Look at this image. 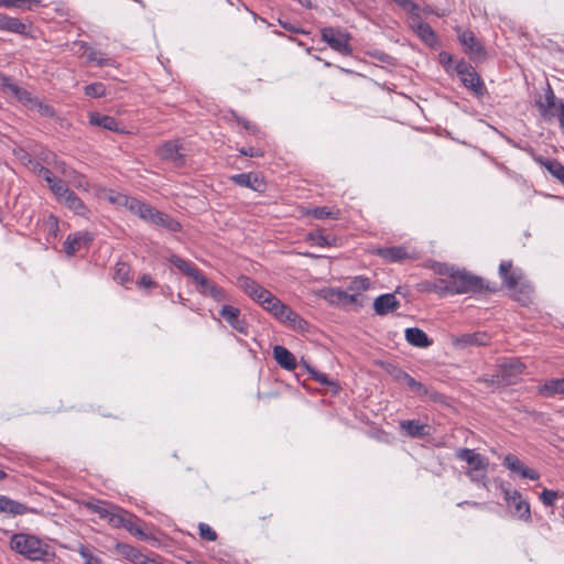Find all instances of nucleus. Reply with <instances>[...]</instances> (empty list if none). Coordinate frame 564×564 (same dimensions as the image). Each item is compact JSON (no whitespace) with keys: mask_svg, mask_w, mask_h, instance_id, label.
<instances>
[{"mask_svg":"<svg viewBox=\"0 0 564 564\" xmlns=\"http://www.w3.org/2000/svg\"><path fill=\"white\" fill-rule=\"evenodd\" d=\"M435 271L444 278L445 284L436 286L437 290H446V294H463L488 290L484 279L474 275L466 270L438 263Z\"/></svg>","mask_w":564,"mask_h":564,"instance_id":"obj_1","label":"nucleus"},{"mask_svg":"<svg viewBox=\"0 0 564 564\" xmlns=\"http://www.w3.org/2000/svg\"><path fill=\"white\" fill-rule=\"evenodd\" d=\"M11 549L31 561H45L50 557V547L34 535L14 534L10 541Z\"/></svg>","mask_w":564,"mask_h":564,"instance_id":"obj_2","label":"nucleus"},{"mask_svg":"<svg viewBox=\"0 0 564 564\" xmlns=\"http://www.w3.org/2000/svg\"><path fill=\"white\" fill-rule=\"evenodd\" d=\"M455 455L459 460L466 462L469 465L467 476L471 481H484L486 479L489 466L488 458L469 448H459Z\"/></svg>","mask_w":564,"mask_h":564,"instance_id":"obj_3","label":"nucleus"},{"mask_svg":"<svg viewBox=\"0 0 564 564\" xmlns=\"http://www.w3.org/2000/svg\"><path fill=\"white\" fill-rule=\"evenodd\" d=\"M541 116L547 121H557L560 128L564 129V104L556 102L554 93L547 86L543 97L536 102Z\"/></svg>","mask_w":564,"mask_h":564,"instance_id":"obj_4","label":"nucleus"},{"mask_svg":"<svg viewBox=\"0 0 564 564\" xmlns=\"http://www.w3.org/2000/svg\"><path fill=\"white\" fill-rule=\"evenodd\" d=\"M455 70L463 85L475 96L482 97L487 93L482 79L469 63L465 61L458 62L455 66Z\"/></svg>","mask_w":564,"mask_h":564,"instance_id":"obj_5","label":"nucleus"},{"mask_svg":"<svg viewBox=\"0 0 564 564\" xmlns=\"http://www.w3.org/2000/svg\"><path fill=\"white\" fill-rule=\"evenodd\" d=\"M322 40L326 42L334 51L348 56L352 53L350 45V35L340 29L327 26L321 31Z\"/></svg>","mask_w":564,"mask_h":564,"instance_id":"obj_6","label":"nucleus"},{"mask_svg":"<svg viewBox=\"0 0 564 564\" xmlns=\"http://www.w3.org/2000/svg\"><path fill=\"white\" fill-rule=\"evenodd\" d=\"M238 286L251 299L257 301L265 310V305H270L275 296L268 290L259 285L254 280L249 276H240L238 279Z\"/></svg>","mask_w":564,"mask_h":564,"instance_id":"obj_7","label":"nucleus"},{"mask_svg":"<svg viewBox=\"0 0 564 564\" xmlns=\"http://www.w3.org/2000/svg\"><path fill=\"white\" fill-rule=\"evenodd\" d=\"M373 252L381 257L386 262L390 263L402 262L405 260H417L420 258L419 252L409 246L377 248Z\"/></svg>","mask_w":564,"mask_h":564,"instance_id":"obj_8","label":"nucleus"},{"mask_svg":"<svg viewBox=\"0 0 564 564\" xmlns=\"http://www.w3.org/2000/svg\"><path fill=\"white\" fill-rule=\"evenodd\" d=\"M109 200L119 206H124L130 212L137 214L138 216L145 220H151L152 215L155 210L151 206L138 200L137 198L129 197L128 195L121 193L110 196Z\"/></svg>","mask_w":564,"mask_h":564,"instance_id":"obj_9","label":"nucleus"},{"mask_svg":"<svg viewBox=\"0 0 564 564\" xmlns=\"http://www.w3.org/2000/svg\"><path fill=\"white\" fill-rule=\"evenodd\" d=\"M525 366L519 359H510L498 366L497 370L500 377L501 386H510L517 382L520 375L523 373Z\"/></svg>","mask_w":564,"mask_h":564,"instance_id":"obj_10","label":"nucleus"},{"mask_svg":"<svg viewBox=\"0 0 564 564\" xmlns=\"http://www.w3.org/2000/svg\"><path fill=\"white\" fill-rule=\"evenodd\" d=\"M505 499L513 514L520 519L527 520L530 518V506L527 501L522 500L521 494L519 491L505 490Z\"/></svg>","mask_w":564,"mask_h":564,"instance_id":"obj_11","label":"nucleus"},{"mask_svg":"<svg viewBox=\"0 0 564 564\" xmlns=\"http://www.w3.org/2000/svg\"><path fill=\"white\" fill-rule=\"evenodd\" d=\"M156 154L164 161L173 163L175 166H180L184 163V149L177 143H163L158 150Z\"/></svg>","mask_w":564,"mask_h":564,"instance_id":"obj_12","label":"nucleus"},{"mask_svg":"<svg viewBox=\"0 0 564 564\" xmlns=\"http://www.w3.org/2000/svg\"><path fill=\"white\" fill-rule=\"evenodd\" d=\"M93 241V236L89 232H76L68 235L64 242V251L67 256H74L83 248H87Z\"/></svg>","mask_w":564,"mask_h":564,"instance_id":"obj_13","label":"nucleus"},{"mask_svg":"<svg viewBox=\"0 0 564 564\" xmlns=\"http://www.w3.org/2000/svg\"><path fill=\"white\" fill-rule=\"evenodd\" d=\"M503 465L512 473L518 474L522 478H529L532 480L539 479L540 475L532 468L525 466L517 456L508 454L503 459Z\"/></svg>","mask_w":564,"mask_h":564,"instance_id":"obj_14","label":"nucleus"},{"mask_svg":"<svg viewBox=\"0 0 564 564\" xmlns=\"http://www.w3.org/2000/svg\"><path fill=\"white\" fill-rule=\"evenodd\" d=\"M499 275L507 289L514 288L524 278L519 269H514L511 261H502L499 265Z\"/></svg>","mask_w":564,"mask_h":564,"instance_id":"obj_15","label":"nucleus"},{"mask_svg":"<svg viewBox=\"0 0 564 564\" xmlns=\"http://www.w3.org/2000/svg\"><path fill=\"white\" fill-rule=\"evenodd\" d=\"M508 290L510 291V296L522 305L531 303L534 291L533 286L525 278H522L514 288Z\"/></svg>","mask_w":564,"mask_h":564,"instance_id":"obj_16","label":"nucleus"},{"mask_svg":"<svg viewBox=\"0 0 564 564\" xmlns=\"http://www.w3.org/2000/svg\"><path fill=\"white\" fill-rule=\"evenodd\" d=\"M219 315L237 332L247 334V325L245 321L240 319V311L231 305H225L219 312Z\"/></svg>","mask_w":564,"mask_h":564,"instance_id":"obj_17","label":"nucleus"},{"mask_svg":"<svg viewBox=\"0 0 564 564\" xmlns=\"http://www.w3.org/2000/svg\"><path fill=\"white\" fill-rule=\"evenodd\" d=\"M489 341V335L482 332H476L474 334H464L462 336L456 337L453 340L454 345L460 348L469 346H485L488 345Z\"/></svg>","mask_w":564,"mask_h":564,"instance_id":"obj_18","label":"nucleus"},{"mask_svg":"<svg viewBox=\"0 0 564 564\" xmlns=\"http://www.w3.org/2000/svg\"><path fill=\"white\" fill-rule=\"evenodd\" d=\"M400 302L395 299L394 294L380 295L373 303V308L378 315H386L398 310Z\"/></svg>","mask_w":564,"mask_h":564,"instance_id":"obj_19","label":"nucleus"},{"mask_svg":"<svg viewBox=\"0 0 564 564\" xmlns=\"http://www.w3.org/2000/svg\"><path fill=\"white\" fill-rule=\"evenodd\" d=\"M459 41L465 47V52L470 56L478 57L484 54V48L477 41L475 34L471 31H463L459 33Z\"/></svg>","mask_w":564,"mask_h":564,"instance_id":"obj_20","label":"nucleus"},{"mask_svg":"<svg viewBox=\"0 0 564 564\" xmlns=\"http://www.w3.org/2000/svg\"><path fill=\"white\" fill-rule=\"evenodd\" d=\"M231 181L242 187H248L257 192H261L264 188L263 182L252 173H242L232 175Z\"/></svg>","mask_w":564,"mask_h":564,"instance_id":"obj_21","label":"nucleus"},{"mask_svg":"<svg viewBox=\"0 0 564 564\" xmlns=\"http://www.w3.org/2000/svg\"><path fill=\"white\" fill-rule=\"evenodd\" d=\"M273 357L286 370H294L296 368L294 355L283 346L276 345L273 347Z\"/></svg>","mask_w":564,"mask_h":564,"instance_id":"obj_22","label":"nucleus"},{"mask_svg":"<svg viewBox=\"0 0 564 564\" xmlns=\"http://www.w3.org/2000/svg\"><path fill=\"white\" fill-rule=\"evenodd\" d=\"M405 339L410 345L420 348H426L432 345V340L427 337L426 333L417 327L406 328Z\"/></svg>","mask_w":564,"mask_h":564,"instance_id":"obj_23","label":"nucleus"},{"mask_svg":"<svg viewBox=\"0 0 564 564\" xmlns=\"http://www.w3.org/2000/svg\"><path fill=\"white\" fill-rule=\"evenodd\" d=\"M26 24H24L20 19L9 17L4 13H0V30L15 33V34H25L26 33Z\"/></svg>","mask_w":564,"mask_h":564,"instance_id":"obj_24","label":"nucleus"},{"mask_svg":"<svg viewBox=\"0 0 564 564\" xmlns=\"http://www.w3.org/2000/svg\"><path fill=\"white\" fill-rule=\"evenodd\" d=\"M6 94H10L13 97H15L23 106H25L29 110L33 107L36 97H33L32 94L21 87H19L17 84L11 83L8 91Z\"/></svg>","mask_w":564,"mask_h":564,"instance_id":"obj_25","label":"nucleus"},{"mask_svg":"<svg viewBox=\"0 0 564 564\" xmlns=\"http://www.w3.org/2000/svg\"><path fill=\"white\" fill-rule=\"evenodd\" d=\"M89 123L101 127L110 131H119V124L113 117L101 115L99 112L89 113Z\"/></svg>","mask_w":564,"mask_h":564,"instance_id":"obj_26","label":"nucleus"},{"mask_svg":"<svg viewBox=\"0 0 564 564\" xmlns=\"http://www.w3.org/2000/svg\"><path fill=\"white\" fill-rule=\"evenodd\" d=\"M28 508L7 496L0 495V512L9 513L12 516L24 514Z\"/></svg>","mask_w":564,"mask_h":564,"instance_id":"obj_27","label":"nucleus"},{"mask_svg":"<svg viewBox=\"0 0 564 564\" xmlns=\"http://www.w3.org/2000/svg\"><path fill=\"white\" fill-rule=\"evenodd\" d=\"M151 223L162 226L171 231H178L181 230V225L175 219L171 218L164 213H161L159 210H154L152 218L150 220Z\"/></svg>","mask_w":564,"mask_h":564,"instance_id":"obj_28","label":"nucleus"},{"mask_svg":"<svg viewBox=\"0 0 564 564\" xmlns=\"http://www.w3.org/2000/svg\"><path fill=\"white\" fill-rule=\"evenodd\" d=\"M169 260L182 273H184L185 275H187L191 279H194V276L199 272V269H197L192 262L186 261L176 254H172L169 258Z\"/></svg>","mask_w":564,"mask_h":564,"instance_id":"obj_29","label":"nucleus"},{"mask_svg":"<svg viewBox=\"0 0 564 564\" xmlns=\"http://www.w3.org/2000/svg\"><path fill=\"white\" fill-rule=\"evenodd\" d=\"M305 240L312 245L319 247L337 246V238L325 236L321 231H311L306 235Z\"/></svg>","mask_w":564,"mask_h":564,"instance_id":"obj_30","label":"nucleus"},{"mask_svg":"<svg viewBox=\"0 0 564 564\" xmlns=\"http://www.w3.org/2000/svg\"><path fill=\"white\" fill-rule=\"evenodd\" d=\"M116 550L119 554H121L124 558L133 562L134 564H139L143 554L132 545L126 543H117Z\"/></svg>","mask_w":564,"mask_h":564,"instance_id":"obj_31","label":"nucleus"},{"mask_svg":"<svg viewBox=\"0 0 564 564\" xmlns=\"http://www.w3.org/2000/svg\"><path fill=\"white\" fill-rule=\"evenodd\" d=\"M564 392V380L552 379L539 388V393L544 397H553Z\"/></svg>","mask_w":564,"mask_h":564,"instance_id":"obj_32","label":"nucleus"},{"mask_svg":"<svg viewBox=\"0 0 564 564\" xmlns=\"http://www.w3.org/2000/svg\"><path fill=\"white\" fill-rule=\"evenodd\" d=\"M130 516V513L117 508L116 506H111L110 514L107 519L111 525L116 528H123L127 525L126 522Z\"/></svg>","mask_w":564,"mask_h":564,"instance_id":"obj_33","label":"nucleus"},{"mask_svg":"<svg viewBox=\"0 0 564 564\" xmlns=\"http://www.w3.org/2000/svg\"><path fill=\"white\" fill-rule=\"evenodd\" d=\"M40 6V0H0V7L33 10Z\"/></svg>","mask_w":564,"mask_h":564,"instance_id":"obj_34","label":"nucleus"},{"mask_svg":"<svg viewBox=\"0 0 564 564\" xmlns=\"http://www.w3.org/2000/svg\"><path fill=\"white\" fill-rule=\"evenodd\" d=\"M61 203L65 204L69 209L78 214H83L85 209L82 199L73 191H69Z\"/></svg>","mask_w":564,"mask_h":564,"instance_id":"obj_35","label":"nucleus"},{"mask_svg":"<svg viewBox=\"0 0 564 564\" xmlns=\"http://www.w3.org/2000/svg\"><path fill=\"white\" fill-rule=\"evenodd\" d=\"M416 33L429 45H433L436 42V35L427 23L420 22L416 26Z\"/></svg>","mask_w":564,"mask_h":564,"instance_id":"obj_36","label":"nucleus"},{"mask_svg":"<svg viewBox=\"0 0 564 564\" xmlns=\"http://www.w3.org/2000/svg\"><path fill=\"white\" fill-rule=\"evenodd\" d=\"M115 280L120 284H127L131 281L130 267L126 262H118L115 267Z\"/></svg>","mask_w":564,"mask_h":564,"instance_id":"obj_37","label":"nucleus"},{"mask_svg":"<svg viewBox=\"0 0 564 564\" xmlns=\"http://www.w3.org/2000/svg\"><path fill=\"white\" fill-rule=\"evenodd\" d=\"M280 321L290 322L294 328L303 329L306 322L301 318L289 306L285 307V312Z\"/></svg>","mask_w":564,"mask_h":564,"instance_id":"obj_38","label":"nucleus"},{"mask_svg":"<svg viewBox=\"0 0 564 564\" xmlns=\"http://www.w3.org/2000/svg\"><path fill=\"white\" fill-rule=\"evenodd\" d=\"M87 58L89 62L95 63L97 66H111L113 61L110 57H107L105 53L100 51L91 50Z\"/></svg>","mask_w":564,"mask_h":564,"instance_id":"obj_39","label":"nucleus"},{"mask_svg":"<svg viewBox=\"0 0 564 564\" xmlns=\"http://www.w3.org/2000/svg\"><path fill=\"white\" fill-rule=\"evenodd\" d=\"M111 506H108L106 502H88L87 508L97 513L101 519H107L110 514Z\"/></svg>","mask_w":564,"mask_h":564,"instance_id":"obj_40","label":"nucleus"},{"mask_svg":"<svg viewBox=\"0 0 564 564\" xmlns=\"http://www.w3.org/2000/svg\"><path fill=\"white\" fill-rule=\"evenodd\" d=\"M402 429H404L410 436H419L422 435L424 425H422L419 421L408 420L401 423Z\"/></svg>","mask_w":564,"mask_h":564,"instance_id":"obj_41","label":"nucleus"},{"mask_svg":"<svg viewBox=\"0 0 564 564\" xmlns=\"http://www.w3.org/2000/svg\"><path fill=\"white\" fill-rule=\"evenodd\" d=\"M371 285V281L369 278L366 276H356L349 285V290L357 292L358 294L361 291H367Z\"/></svg>","mask_w":564,"mask_h":564,"instance_id":"obj_42","label":"nucleus"},{"mask_svg":"<svg viewBox=\"0 0 564 564\" xmlns=\"http://www.w3.org/2000/svg\"><path fill=\"white\" fill-rule=\"evenodd\" d=\"M198 285V292L203 295H207L210 288L214 285L199 270V272L193 279Z\"/></svg>","mask_w":564,"mask_h":564,"instance_id":"obj_43","label":"nucleus"},{"mask_svg":"<svg viewBox=\"0 0 564 564\" xmlns=\"http://www.w3.org/2000/svg\"><path fill=\"white\" fill-rule=\"evenodd\" d=\"M85 94L93 98L104 97L106 95V86L102 83H93L85 87Z\"/></svg>","mask_w":564,"mask_h":564,"instance_id":"obj_44","label":"nucleus"},{"mask_svg":"<svg viewBox=\"0 0 564 564\" xmlns=\"http://www.w3.org/2000/svg\"><path fill=\"white\" fill-rule=\"evenodd\" d=\"M285 307L286 305L283 304L278 297H275L270 305H265V310L279 319H281L283 316Z\"/></svg>","mask_w":564,"mask_h":564,"instance_id":"obj_45","label":"nucleus"},{"mask_svg":"<svg viewBox=\"0 0 564 564\" xmlns=\"http://www.w3.org/2000/svg\"><path fill=\"white\" fill-rule=\"evenodd\" d=\"M338 214H339V212H333L327 207H315L311 212V215L317 219H323V218H328V217L333 218V219H337Z\"/></svg>","mask_w":564,"mask_h":564,"instance_id":"obj_46","label":"nucleus"},{"mask_svg":"<svg viewBox=\"0 0 564 564\" xmlns=\"http://www.w3.org/2000/svg\"><path fill=\"white\" fill-rule=\"evenodd\" d=\"M199 536L203 540L214 542L217 540L216 531L206 523L198 524Z\"/></svg>","mask_w":564,"mask_h":564,"instance_id":"obj_47","label":"nucleus"},{"mask_svg":"<svg viewBox=\"0 0 564 564\" xmlns=\"http://www.w3.org/2000/svg\"><path fill=\"white\" fill-rule=\"evenodd\" d=\"M51 191L54 193V195L57 197V199L61 202L65 195L70 191L67 185H65L61 180H57L53 182V184L50 186Z\"/></svg>","mask_w":564,"mask_h":564,"instance_id":"obj_48","label":"nucleus"},{"mask_svg":"<svg viewBox=\"0 0 564 564\" xmlns=\"http://www.w3.org/2000/svg\"><path fill=\"white\" fill-rule=\"evenodd\" d=\"M31 110L36 111L43 117H53L55 115L54 109L50 105L43 104L39 99L35 100Z\"/></svg>","mask_w":564,"mask_h":564,"instance_id":"obj_49","label":"nucleus"},{"mask_svg":"<svg viewBox=\"0 0 564 564\" xmlns=\"http://www.w3.org/2000/svg\"><path fill=\"white\" fill-rule=\"evenodd\" d=\"M404 382L417 395L427 394V388L423 383L416 381L413 377L410 376Z\"/></svg>","mask_w":564,"mask_h":564,"instance_id":"obj_50","label":"nucleus"},{"mask_svg":"<svg viewBox=\"0 0 564 564\" xmlns=\"http://www.w3.org/2000/svg\"><path fill=\"white\" fill-rule=\"evenodd\" d=\"M126 524L128 525H124L123 528L129 532L131 533L132 535H135V536H139L140 539H145V533L141 530L140 527H138L134 522V517L131 514L128 519V521L126 522Z\"/></svg>","mask_w":564,"mask_h":564,"instance_id":"obj_51","label":"nucleus"},{"mask_svg":"<svg viewBox=\"0 0 564 564\" xmlns=\"http://www.w3.org/2000/svg\"><path fill=\"white\" fill-rule=\"evenodd\" d=\"M445 284L444 278L436 279L433 282H425L422 285L425 291L435 292L438 295H446V290H437L436 286H443Z\"/></svg>","mask_w":564,"mask_h":564,"instance_id":"obj_52","label":"nucleus"},{"mask_svg":"<svg viewBox=\"0 0 564 564\" xmlns=\"http://www.w3.org/2000/svg\"><path fill=\"white\" fill-rule=\"evenodd\" d=\"M310 373L312 375V378L315 379L321 384L326 386H336L334 381L328 380L327 376L323 372L316 371L314 369H311L307 365H305Z\"/></svg>","mask_w":564,"mask_h":564,"instance_id":"obj_53","label":"nucleus"},{"mask_svg":"<svg viewBox=\"0 0 564 564\" xmlns=\"http://www.w3.org/2000/svg\"><path fill=\"white\" fill-rule=\"evenodd\" d=\"M348 297V293L341 290H330L328 292V300L332 303L344 304V299Z\"/></svg>","mask_w":564,"mask_h":564,"instance_id":"obj_54","label":"nucleus"},{"mask_svg":"<svg viewBox=\"0 0 564 564\" xmlns=\"http://www.w3.org/2000/svg\"><path fill=\"white\" fill-rule=\"evenodd\" d=\"M238 151L242 155L250 156V158H258V156L263 155V150L258 147H253V145L242 147Z\"/></svg>","mask_w":564,"mask_h":564,"instance_id":"obj_55","label":"nucleus"},{"mask_svg":"<svg viewBox=\"0 0 564 564\" xmlns=\"http://www.w3.org/2000/svg\"><path fill=\"white\" fill-rule=\"evenodd\" d=\"M560 497L557 491L544 489L541 494V500L545 506H553L554 501Z\"/></svg>","mask_w":564,"mask_h":564,"instance_id":"obj_56","label":"nucleus"},{"mask_svg":"<svg viewBox=\"0 0 564 564\" xmlns=\"http://www.w3.org/2000/svg\"><path fill=\"white\" fill-rule=\"evenodd\" d=\"M79 554L86 564H101V560L85 547H80Z\"/></svg>","mask_w":564,"mask_h":564,"instance_id":"obj_57","label":"nucleus"},{"mask_svg":"<svg viewBox=\"0 0 564 564\" xmlns=\"http://www.w3.org/2000/svg\"><path fill=\"white\" fill-rule=\"evenodd\" d=\"M207 295L212 296L215 301L218 302L225 301L227 299L225 290L217 286L216 284L210 288Z\"/></svg>","mask_w":564,"mask_h":564,"instance_id":"obj_58","label":"nucleus"},{"mask_svg":"<svg viewBox=\"0 0 564 564\" xmlns=\"http://www.w3.org/2000/svg\"><path fill=\"white\" fill-rule=\"evenodd\" d=\"M549 171L552 172L553 175H555L560 181L564 182V166H562L560 163L553 164L550 163L546 165Z\"/></svg>","mask_w":564,"mask_h":564,"instance_id":"obj_59","label":"nucleus"},{"mask_svg":"<svg viewBox=\"0 0 564 564\" xmlns=\"http://www.w3.org/2000/svg\"><path fill=\"white\" fill-rule=\"evenodd\" d=\"M139 288L151 289L156 286V282L149 274H143L137 282Z\"/></svg>","mask_w":564,"mask_h":564,"instance_id":"obj_60","label":"nucleus"},{"mask_svg":"<svg viewBox=\"0 0 564 564\" xmlns=\"http://www.w3.org/2000/svg\"><path fill=\"white\" fill-rule=\"evenodd\" d=\"M478 381H481L488 386H501L498 370L496 371L495 375L484 376L482 378H479Z\"/></svg>","mask_w":564,"mask_h":564,"instance_id":"obj_61","label":"nucleus"},{"mask_svg":"<svg viewBox=\"0 0 564 564\" xmlns=\"http://www.w3.org/2000/svg\"><path fill=\"white\" fill-rule=\"evenodd\" d=\"M13 153L25 166L29 165V163L33 160L31 155L21 148L14 149Z\"/></svg>","mask_w":564,"mask_h":564,"instance_id":"obj_62","label":"nucleus"},{"mask_svg":"<svg viewBox=\"0 0 564 564\" xmlns=\"http://www.w3.org/2000/svg\"><path fill=\"white\" fill-rule=\"evenodd\" d=\"M39 176L43 177L46 183L48 184V186H51L53 184V182L57 181V178L53 175V173L47 169H40V174Z\"/></svg>","mask_w":564,"mask_h":564,"instance_id":"obj_63","label":"nucleus"},{"mask_svg":"<svg viewBox=\"0 0 564 564\" xmlns=\"http://www.w3.org/2000/svg\"><path fill=\"white\" fill-rule=\"evenodd\" d=\"M11 83L12 82L10 80V78L0 72V89H2L3 93L8 91V88Z\"/></svg>","mask_w":564,"mask_h":564,"instance_id":"obj_64","label":"nucleus"}]
</instances>
